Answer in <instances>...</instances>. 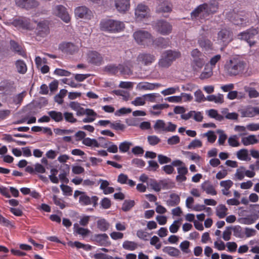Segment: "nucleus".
<instances>
[{
  "mask_svg": "<svg viewBox=\"0 0 259 259\" xmlns=\"http://www.w3.org/2000/svg\"><path fill=\"white\" fill-rule=\"evenodd\" d=\"M218 9V3L214 0L204 3L197 6L191 13L192 20L204 19L209 15L215 13Z\"/></svg>",
  "mask_w": 259,
  "mask_h": 259,
  "instance_id": "f257e3e1",
  "label": "nucleus"
},
{
  "mask_svg": "<svg viewBox=\"0 0 259 259\" xmlns=\"http://www.w3.org/2000/svg\"><path fill=\"white\" fill-rule=\"evenodd\" d=\"M244 61L238 58H233L227 62L225 65V71L229 76H236L242 73L245 68Z\"/></svg>",
  "mask_w": 259,
  "mask_h": 259,
  "instance_id": "f03ea898",
  "label": "nucleus"
},
{
  "mask_svg": "<svg viewBox=\"0 0 259 259\" xmlns=\"http://www.w3.org/2000/svg\"><path fill=\"white\" fill-rule=\"evenodd\" d=\"M230 15V20L234 25L246 26L249 23L250 14L248 12L234 9Z\"/></svg>",
  "mask_w": 259,
  "mask_h": 259,
  "instance_id": "7ed1b4c3",
  "label": "nucleus"
},
{
  "mask_svg": "<svg viewBox=\"0 0 259 259\" xmlns=\"http://www.w3.org/2000/svg\"><path fill=\"white\" fill-rule=\"evenodd\" d=\"M100 25L101 30L113 33L120 32L124 28L123 22L113 19H103L101 21Z\"/></svg>",
  "mask_w": 259,
  "mask_h": 259,
  "instance_id": "20e7f679",
  "label": "nucleus"
},
{
  "mask_svg": "<svg viewBox=\"0 0 259 259\" xmlns=\"http://www.w3.org/2000/svg\"><path fill=\"white\" fill-rule=\"evenodd\" d=\"M181 53L178 51L168 50L165 51L161 55V58L158 61L159 66L163 68L169 67L172 62L180 58Z\"/></svg>",
  "mask_w": 259,
  "mask_h": 259,
  "instance_id": "39448f33",
  "label": "nucleus"
},
{
  "mask_svg": "<svg viewBox=\"0 0 259 259\" xmlns=\"http://www.w3.org/2000/svg\"><path fill=\"white\" fill-rule=\"evenodd\" d=\"M133 37L135 41L140 46L146 47L152 45V35L148 31L137 30L133 33Z\"/></svg>",
  "mask_w": 259,
  "mask_h": 259,
  "instance_id": "423d86ee",
  "label": "nucleus"
},
{
  "mask_svg": "<svg viewBox=\"0 0 259 259\" xmlns=\"http://www.w3.org/2000/svg\"><path fill=\"white\" fill-rule=\"evenodd\" d=\"M258 31L257 29L251 27L245 31L240 32L238 34L239 39L247 42L248 45L251 47L256 43L255 38L257 37Z\"/></svg>",
  "mask_w": 259,
  "mask_h": 259,
  "instance_id": "0eeeda50",
  "label": "nucleus"
},
{
  "mask_svg": "<svg viewBox=\"0 0 259 259\" xmlns=\"http://www.w3.org/2000/svg\"><path fill=\"white\" fill-rule=\"evenodd\" d=\"M177 125L170 121L165 123L163 120L158 119L155 122L153 128L157 133L174 132Z\"/></svg>",
  "mask_w": 259,
  "mask_h": 259,
  "instance_id": "6e6552de",
  "label": "nucleus"
},
{
  "mask_svg": "<svg viewBox=\"0 0 259 259\" xmlns=\"http://www.w3.org/2000/svg\"><path fill=\"white\" fill-rule=\"evenodd\" d=\"M192 65L194 70L203 67L205 63V55L198 49H195L191 52Z\"/></svg>",
  "mask_w": 259,
  "mask_h": 259,
  "instance_id": "1a4fd4ad",
  "label": "nucleus"
},
{
  "mask_svg": "<svg viewBox=\"0 0 259 259\" xmlns=\"http://www.w3.org/2000/svg\"><path fill=\"white\" fill-rule=\"evenodd\" d=\"M135 15L136 20L141 21L150 16V9L146 5L139 4L135 9Z\"/></svg>",
  "mask_w": 259,
  "mask_h": 259,
  "instance_id": "9d476101",
  "label": "nucleus"
},
{
  "mask_svg": "<svg viewBox=\"0 0 259 259\" xmlns=\"http://www.w3.org/2000/svg\"><path fill=\"white\" fill-rule=\"evenodd\" d=\"M156 31L163 35L169 34L172 31V25L168 22L164 20H158L155 24Z\"/></svg>",
  "mask_w": 259,
  "mask_h": 259,
  "instance_id": "9b49d317",
  "label": "nucleus"
},
{
  "mask_svg": "<svg viewBox=\"0 0 259 259\" xmlns=\"http://www.w3.org/2000/svg\"><path fill=\"white\" fill-rule=\"evenodd\" d=\"M59 50L67 54L72 55L77 53L78 46L71 42H62L59 45Z\"/></svg>",
  "mask_w": 259,
  "mask_h": 259,
  "instance_id": "f8f14e48",
  "label": "nucleus"
},
{
  "mask_svg": "<svg viewBox=\"0 0 259 259\" xmlns=\"http://www.w3.org/2000/svg\"><path fill=\"white\" fill-rule=\"evenodd\" d=\"M87 60L89 63L96 66H100L103 62V58L102 55L95 51L88 52Z\"/></svg>",
  "mask_w": 259,
  "mask_h": 259,
  "instance_id": "ddd939ff",
  "label": "nucleus"
},
{
  "mask_svg": "<svg viewBox=\"0 0 259 259\" xmlns=\"http://www.w3.org/2000/svg\"><path fill=\"white\" fill-rule=\"evenodd\" d=\"M74 14L76 17L81 19L90 20L93 17L92 11L84 6L76 7L74 10Z\"/></svg>",
  "mask_w": 259,
  "mask_h": 259,
  "instance_id": "4468645a",
  "label": "nucleus"
},
{
  "mask_svg": "<svg viewBox=\"0 0 259 259\" xmlns=\"http://www.w3.org/2000/svg\"><path fill=\"white\" fill-rule=\"evenodd\" d=\"M156 59L155 56L150 53L144 52L140 53L137 58V61L145 66H148L153 63Z\"/></svg>",
  "mask_w": 259,
  "mask_h": 259,
  "instance_id": "2eb2a0df",
  "label": "nucleus"
},
{
  "mask_svg": "<svg viewBox=\"0 0 259 259\" xmlns=\"http://www.w3.org/2000/svg\"><path fill=\"white\" fill-rule=\"evenodd\" d=\"M172 5L168 0H157L156 11L158 13H169L172 11Z\"/></svg>",
  "mask_w": 259,
  "mask_h": 259,
  "instance_id": "dca6fc26",
  "label": "nucleus"
},
{
  "mask_svg": "<svg viewBox=\"0 0 259 259\" xmlns=\"http://www.w3.org/2000/svg\"><path fill=\"white\" fill-rule=\"evenodd\" d=\"M98 197L97 196H93L90 197L84 192L79 197V202L82 205L93 204L95 207L98 204Z\"/></svg>",
  "mask_w": 259,
  "mask_h": 259,
  "instance_id": "f3484780",
  "label": "nucleus"
},
{
  "mask_svg": "<svg viewBox=\"0 0 259 259\" xmlns=\"http://www.w3.org/2000/svg\"><path fill=\"white\" fill-rule=\"evenodd\" d=\"M181 164L176 166L178 175L176 177V180L178 183H182L187 180L186 175L188 172L187 167L185 164L181 160Z\"/></svg>",
  "mask_w": 259,
  "mask_h": 259,
  "instance_id": "a211bd4d",
  "label": "nucleus"
},
{
  "mask_svg": "<svg viewBox=\"0 0 259 259\" xmlns=\"http://www.w3.org/2000/svg\"><path fill=\"white\" fill-rule=\"evenodd\" d=\"M12 24L18 29L30 30L32 28L30 20L26 18L15 19L12 22Z\"/></svg>",
  "mask_w": 259,
  "mask_h": 259,
  "instance_id": "6ab92c4d",
  "label": "nucleus"
},
{
  "mask_svg": "<svg viewBox=\"0 0 259 259\" xmlns=\"http://www.w3.org/2000/svg\"><path fill=\"white\" fill-rule=\"evenodd\" d=\"M232 39V32L226 28L222 29L218 33V40L223 45L228 44Z\"/></svg>",
  "mask_w": 259,
  "mask_h": 259,
  "instance_id": "aec40b11",
  "label": "nucleus"
},
{
  "mask_svg": "<svg viewBox=\"0 0 259 259\" xmlns=\"http://www.w3.org/2000/svg\"><path fill=\"white\" fill-rule=\"evenodd\" d=\"M114 6L118 12L124 14L130 9V0H114Z\"/></svg>",
  "mask_w": 259,
  "mask_h": 259,
  "instance_id": "412c9836",
  "label": "nucleus"
},
{
  "mask_svg": "<svg viewBox=\"0 0 259 259\" xmlns=\"http://www.w3.org/2000/svg\"><path fill=\"white\" fill-rule=\"evenodd\" d=\"M93 241L100 246H108L111 244L109 237L105 233L94 235Z\"/></svg>",
  "mask_w": 259,
  "mask_h": 259,
  "instance_id": "4be33fe9",
  "label": "nucleus"
},
{
  "mask_svg": "<svg viewBox=\"0 0 259 259\" xmlns=\"http://www.w3.org/2000/svg\"><path fill=\"white\" fill-rule=\"evenodd\" d=\"M15 3L17 6L27 10L36 8L38 5L36 0H15Z\"/></svg>",
  "mask_w": 259,
  "mask_h": 259,
  "instance_id": "5701e85b",
  "label": "nucleus"
},
{
  "mask_svg": "<svg viewBox=\"0 0 259 259\" xmlns=\"http://www.w3.org/2000/svg\"><path fill=\"white\" fill-rule=\"evenodd\" d=\"M56 14L65 23H68L70 20V17L66 11V9L62 5H58L56 7Z\"/></svg>",
  "mask_w": 259,
  "mask_h": 259,
  "instance_id": "b1692460",
  "label": "nucleus"
},
{
  "mask_svg": "<svg viewBox=\"0 0 259 259\" xmlns=\"http://www.w3.org/2000/svg\"><path fill=\"white\" fill-rule=\"evenodd\" d=\"M170 164L165 165L161 167V170L166 175H171L175 171L174 167L178 166L181 164V160L180 159H175L170 162Z\"/></svg>",
  "mask_w": 259,
  "mask_h": 259,
  "instance_id": "393cba45",
  "label": "nucleus"
},
{
  "mask_svg": "<svg viewBox=\"0 0 259 259\" xmlns=\"http://www.w3.org/2000/svg\"><path fill=\"white\" fill-rule=\"evenodd\" d=\"M14 83L8 80H4L0 83V91L5 94H10L14 90Z\"/></svg>",
  "mask_w": 259,
  "mask_h": 259,
  "instance_id": "a878e982",
  "label": "nucleus"
},
{
  "mask_svg": "<svg viewBox=\"0 0 259 259\" xmlns=\"http://www.w3.org/2000/svg\"><path fill=\"white\" fill-rule=\"evenodd\" d=\"M201 189L207 194L215 195L217 194L213 186L208 181H205L201 185Z\"/></svg>",
  "mask_w": 259,
  "mask_h": 259,
  "instance_id": "bb28decb",
  "label": "nucleus"
},
{
  "mask_svg": "<svg viewBox=\"0 0 259 259\" xmlns=\"http://www.w3.org/2000/svg\"><path fill=\"white\" fill-rule=\"evenodd\" d=\"M152 45L160 48H165L168 46V40L162 37L154 39L152 36Z\"/></svg>",
  "mask_w": 259,
  "mask_h": 259,
  "instance_id": "cd10ccee",
  "label": "nucleus"
},
{
  "mask_svg": "<svg viewBox=\"0 0 259 259\" xmlns=\"http://www.w3.org/2000/svg\"><path fill=\"white\" fill-rule=\"evenodd\" d=\"M247 134L246 133H240L239 135H234L230 136L228 140L229 145L232 147H236L240 146V143L238 142V139L240 137H242Z\"/></svg>",
  "mask_w": 259,
  "mask_h": 259,
  "instance_id": "c85d7f7f",
  "label": "nucleus"
},
{
  "mask_svg": "<svg viewBox=\"0 0 259 259\" xmlns=\"http://www.w3.org/2000/svg\"><path fill=\"white\" fill-rule=\"evenodd\" d=\"M258 142L254 135H250L247 137H243L241 139V143L244 146H248L257 143Z\"/></svg>",
  "mask_w": 259,
  "mask_h": 259,
  "instance_id": "c756f323",
  "label": "nucleus"
},
{
  "mask_svg": "<svg viewBox=\"0 0 259 259\" xmlns=\"http://www.w3.org/2000/svg\"><path fill=\"white\" fill-rule=\"evenodd\" d=\"M37 29L40 35L43 36L49 32V27L47 23L45 21L39 22L37 24Z\"/></svg>",
  "mask_w": 259,
  "mask_h": 259,
  "instance_id": "7c9ffc66",
  "label": "nucleus"
},
{
  "mask_svg": "<svg viewBox=\"0 0 259 259\" xmlns=\"http://www.w3.org/2000/svg\"><path fill=\"white\" fill-rule=\"evenodd\" d=\"M10 44L11 49L14 52L24 57L25 56V54L22 50V47L16 41L14 40H11L10 41Z\"/></svg>",
  "mask_w": 259,
  "mask_h": 259,
  "instance_id": "2f4dec72",
  "label": "nucleus"
},
{
  "mask_svg": "<svg viewBox=\"0 0 259 259\" xmlns=\"http://www.w3.org/2000/svg\"><path fill=\"white\" fill-rule=\"evenodd\" d=\"M180 202V196L176 193H172L169 195V198L167 200L166 203L168 206H175L178 205Z\"/></svg>",
  "mask_w": 259,
  "mask_h": 259,
  "instance_id": "473e14b6",
  "label": "nucleus"
},
{
  "mask_svg": "<svg viewBox=\"0 0 259 259\" xmlns=\"http://www.w3.org/2000/svg\"><path fill=\"white\" fill-rule=\"evenodd\" d=\"M199 46L206 51L211 49L212 43L210 40L204 37L200 38L198 40Z\"/></svg>",
  "mask_w": 259,
  "mask_h": 259,
  "instance_id": "72a5a7b5",
  "label": "nucleus"
},
{
  "mask_svg": "<svg viewBox=\"0 0 259 259\" xmlns=\"http://www.w3.org/2000/svg\"><path fill=\"white\" fill-rule=\"evenodd\" d=\"M104 71L111 75H116L118 73V65L109 64L104 67Z\"/></svg>",
  "mask_w": 259,
  "mask_h": 259,
  "instance_id": "f704fd0d",
  "label": "nucleus"
},
{
  "mask_svg": "<svg viewBox=\"0 0 259 259\" xmlns=\"http://www.w3.org/2000/svg\"><path fill=\"white\" fill-rule=\"evenodd\" d=\"M73 231L74 233L80 235L82 236L88 235L90 232V231L88 229L79 227V224L77 223L74 224Z\"/></svg>",
  "mask_w": 259,
  "mask_h": 259,
  "instance_id": "c9c22d12",
  "label": "nucleus"
},
{
  "mask_svg": "<svg viewBox=\"0 0 259 259\" xmlns=\"http://www.w3.org/2000/svg\"><path fill=\"white\" fill-rule=\"evenodd\" d=\"M17 71L20 73L24 74L27 71V66L25 62L22 60H18L15 63Z\"/></svg>",
  "mask_w": 259,
  "mask_h": 259,
  "instance_id": "e433bc0d",
  "label": "nucleus"
},
{
  "mask_svg": "<svg viewBox=\"0 0 259 259\" xmlns=\"http://www.w3.org/2000/svg\"><path fill=\"white\" fill-rule=\"evenodd\" d=\"M162 251L163 252L167 253L169 255L174 257L179 256L180 253L178 249L172 246H165L163 248Z\"/></svg>",
  "mask_w": 259,
  "mask_h": 259,
  "instance_id": "4c0bfd02",
  "label": "nucleus"
},
{
  "mask_svg": "<svg viewBox=\"0 0 259 259\" xmlns=\"http://www.w3.org/2000/svg\"><path fill=\"white\" fill-rule=\"evenodd\" d=\"M118 72L122 75H130L132 74L131 68L125 63L118 64Z\"/></svg>",
  "mask_w": 259,
  "mask_h": 259,
  "instance_id": "58836bf2",
  "label": "nucleus"
},
{
  "mask_svg": "<svg viewBox=\"0 0 259 259\" xmlns=\"http://www.w3.org/2000/svg\"><path fill=\"white\" fill-rule=\"evenodd\" d=\"M97 226L101 231L105 232L109 229L110 225L105 219H101L97 221Z\"/></svg>",
  "mask_w": 259,
  "mask_h": 259,
  "instance_id": "ea45409f",
  "label": "nucleus"
},
{
  "mask_svg": "<svg viewBox=\"0 0 259 259\" xmlns=\"http://www.w3.org/2000/svg\"><path fill=\"white\" fill-rule=\"evenodd\" d=\"M147 185L155 192H158L161 190L160 181L158 182L155 179H149Z\"/></svg>",
  "mask_w": 259,
  "mask_h": 259,
  "instance_id": "a19ab883",
  "label": "nucleus"
},
{
  "mask_svg": "<svg viewBox=\"0 0 259 259\" xmlns=\"http://www.w3.org/2000/svg\"><path fill=\"white\" fill-rule=\"evenodd\" d=\"M48 114L56 122H60L63 119V116L61 112L52 110L48 112Z\"/></svg>",
  "mask_w": 259,
  "mask_h": 259,
  "instance_id": "79ce46f5",
  "label": "nucleus"
},
{
  "mask_svg": "<svg viewBox=\"0 0 259 259\" xmlns=\"http://www.w3.org/2000/svg\"><path fill=\"white\" fill-rule=\"evenodd\" d=\"M228 208L224 204H219L216 208V213L220 219L224 218L227 214Z\"/></svg>",
  "mask_w": 259,
  "mask_h": 259,
  "instance_id": "37998d69",
  "label": "nucleus"
},
{
  "mask_svg": "<svg viewBox=\"0 0 259 259\" xmlns=\"http://www.w3.org/2000/svg\"><path fill=\"white\" fill-rule=\"evenodd\" d=\"M256 220L255 217H253L252 215H248L246 217L240 218L238 219L237 221L238 223L244 225H251L253 224Z\"/></svg>",
  "mask_w": 259,
  "mask_h": 259,
  "instance_id": "c03bdc74",
  "label": "nucleus"
},
{
  "mask_svg": "<svg viewBox=\"0 0 259 259\" xmlns=\"http://www.w3.org/2000/svg\"><path fill=\"white\" fill-rule=\"evenodd\" d=\"M237 157L238 159L244 161H249L251 159L248 155V150L246 149L239 150L237 153Z\"/></svg>",
  "mask_w": 259,
  "mask_h": 259,
  "instance_id": "a18cd8bd",
  "label": "nucleus"
},
{
  "mask_svg": "<svg viewBox=\"0 0 259 259\" xmlns=\"http://www.w3.org/2000/svg\"><path fill=\"white\" fill-rule=\"evenodd\" d=\"M244 89L248 93L249 98H256L259 97V92L254 88L245 86Z\"/></svg>",
  "mask_w": 259,
  "mask_h": 259,
  "instance_id": "49530a36",
  "label": "nucleus"
},
{
  "mask_svg": "<svg viewBox=\"0 0 259 259\" xmlns=\"http://www.w3.org/2000/svg\"><path fill=\"white\" fill-rule=\"evenodd\" d=\"M206 100L210 102H214L215 103L221 104L224 102V96L221 94H219L217 96L214 95H210L206 97Z\"/></svg>",
  "mask_w": 259,
  "mask_h": 259,
  "instance_id": "de8ad7c7",
  "label": "nucleus"
},
{
  "mask_svg": "<svg viewBox=\"0 0 259 259\" xmlns=\"http://www.w3.org/2000/svg\"><path fill=\"white\" fill-rule=\"evenodd\" d=\"M122 247L126 250L133 251L138 247V244L132 241L126 240L122 243Z\"/></svg>",
  "mask_w": 259,
  "mask_h": 259,
  "instance_id": "09e8293b",
  "label": "nucleus"
},
{
  "mask_svg": "<svg viewBox=\"0 0 259 259\" xmlns=\"http://www.w3.org/2000/svg\"><path fill=\"white\" fill-rule=\"evenodd\" d=\"M232 231L233 232V235L239 238H243L244 237V232L241 226L236 225L231 227Z\"/></svg>",
  "mask_w": 259,
  "mask_h": 259,
  "instance_id": "8fccbe9b",
  "label": "nucleus"
},
{
  "mask_svg": "<svg viewBox=\"0 0 259 259\" xmlns=\"http://www.w3.org/2000/svg\"><path fill=\"white\" fill-rule=\"evenodd\" d=\"M161 189H169L175 187V183L169 180H160Z\"/></svg>",
  "mask_w": 259,
  "mask_h": 259,
  "instance_id": "3c124183",
  "label": "nucleus"
},
{
  "mask_svg": "<svg viewBox=\"0 0 259 259\" xmlns=\"http://www.w3.org/2000/svg\"><path fill=\"white\" fill-rule=\"evenodd\" d=\"M135 205L134 200H125L122 204L121 209L123 211H127L132 209Z\"/></svg>",
  "mask_w": 259,
  "mask_h": 259,
  "instance_id": "603ef678",
  "label": "nucleus"
},
{
  "mask_svg": "<svg viewBox=\"0 0 259 259\" xmlns=\"http://www.w3.org/2000/svg\"><path fill=\"white\" fill-rule=\"evenodd\" d=\"M132 145V143L131 142L126 141L120 143L119 145V152L123 153L127 152Z\"/></svg>",
  "mask_w": 259,
  "mask_h": 259,
  "instance_id": "864d4df0",
  "label": "nucleus"
},
{
  "mask_svg": "<svg viewBox=\"0 0 259 259\" xmlns=\"http://www.w3.org/2000/svg\"><path fill=\"white\" fill-rule=\"evenodd\" d=\"M160 85L158 83H151L149 82H140L139 84V88L143 90H152L155 87H158Z\"/></svg>",
  "mask_w": 259,
  "mask_h": 259,
  "instance_id": "5fc2aeb1",
  "label": "nucleus"
},
{
  "mask_svg": "<svg viewBox=\"0 0 259 259\" xmlns=\"http://www.w3.org/2000/svg\"><path fill=\"white\" fill-rule=\"evenodd\" d=\"M228 109L225 108L222 110V113L225 115V117L228 119L237 120L238 117V113L236 112L229 113Z\"/></svg>",
  "mask_w": 259,
  "mask_h": 259,
  "instance_id": "6e6d98bb",
  "label": "nucleus"
},
{
  "mask_svg": "<svg viewBox=\"0 0 259 259\" xmlns=\"http://www.w3.org/2000/svg\"><path fill=\"white\" fill-rule=\"evenodd\" d=\"M213 74L212 69L205 68L200 75L199 78L203 80L210 77Z\"/></svg>",
  "mask_w": 259,
  "mask_h": 259,
  "instance_id": "4d7b16f0",
  "label": "nucleus"
},
{
  "mask_svg": "<svg viewBox=\"0 0 259 259\" xmlns=\"http://www.w3.org/2000/svg\"><path fill=\"white\" fill-rule=\"evenodd\" d=\"M194 96L195 97V101L198 103H200L206 100V98L204 97L202 92L200 90H198L194 93Z\"/></svg>",
  "mask_w": 259,
  "mask_h": 259,
  "instance_id": "13d9d810",
  "label": "nucleus"
},
{
  "mask_svg": "<svg viewBox=\"0 0 259 259\" xmlns=\"http://www.w3.org/2000/svg\"><path fill=\"white\" fill-rule=\"evenodd\" d=\"M53 200L54 204L58 206L61 209H63L65 207V202L61 198H58L56 195H54L53 196Z\"/></svg>",
  "mask_w": 259,
  "mask_h": 259,
  "instance_id": "bf43d9fd",
  "label": "nucleus"
},
{
  "mask_svg": "<svg viewBox=\"0 0 259 259\" xmlns=\"http://www.w3.org/2000/svg\"><path fill=\"white\" fill-rule=\"evenodd\" d=\"M69 245L72 247H75L77 248H83L84 249L90 248V245H86L79 241L70 242Z\"/></svg>",
  "mask_w": 259,
  "mask_h": 259,
  "instance_id": "052dcab7",
  "label": "nucleus"
},
{
  "mask_svg": "<svg viewBox=\"0 0 259 259\" xmlns=\"http://www.w3.org/2000/svg\"><path fill=\"white\" fill-rule=\"evenodd\" d=\"M203 136L207 137L208 141L210 143H214L217 139V136L212 131H209L208 132L203 134Z\"/></svg>",
  "mask_w": 259,
  "mask_h": 259,
  "instance_id": "680f3d73",
  "label": "nucleus"
},
{
  "mask_svg": "<svg viewBox=\"0 0 259 259\" xmlns=\"http://www.w3.org/2000/svg\"><path fill=\"white\" fill-rule=\"evenodd\" d=\"M158 162L160 164L168 163L171 162L170 158L163 154H158L157 156Z\"/></svg>",
  "mask_w": 259,
  "mask_h": 259,
  "instance_id": "e2e57ef3",
  "label": "nucleus"
},
{
  "mask_svg": "<svg viewBox=\"0 0 259 259\" xmlns=\"http://www.w3.org/2000/svg\"><path fill=\"white\" fill-rule=\"evenodd\" d=\"M147 141L149 145L151 146H155L158 144L160 139L156 136H148L147 137Z\"/></svg>",
  "mask_w": 259,
  "mask_h": 259,
  "instance_id": "0e129e2a",
  "label": "nucleus"
},
{
  "mask_svg": "<svg viewBox=\"0 0 259 259\" xmlns=\"http://www.w3.org/2000/svg\"><path fill=\"white\" fill-rule=\"evenodd\" d=\"M202 142L200 140L194 139L188 145V148L189 149H195L196 148H199L202 146Z\"/></svg>",
  "mask_w": 259,
  "mask_h": 259,
  "instance_id": "69168bd1",
  "label": "nucleus"
},
{
  "mask_svg": "<svg viewBox=\"0 0 259 259\" xmlns=\"http://www.w3.org/2000/svg\"><path fill=\"white\" fill-rule=\"evenodd\" d=\"M132 164L137 167L142 168L145 165V162L142 159L134 158L131 161Z\"/></svg>",
  "mask_w": 259,
  "mask_h": 259,
  "instance_id": "338daca9",
  "label": "nucleus"
},
{
  "mask_svg": "<svg viewBox=\"0 0 259 259\" xmlns=\"http://www.w3.org/2000/svg\"><path fill=\"white\" fill-rule=\"evenodd\" d=\"M65 120L70 123H75L76 122L77 119L74 117L73 114L72 113L65 112L64 113Z\"/></svg>",
  "mask_w": 259,
  "mask_h": 259,
  "instance_id": "774afa93",
  "label": "nucleus"
}]
</instances>
